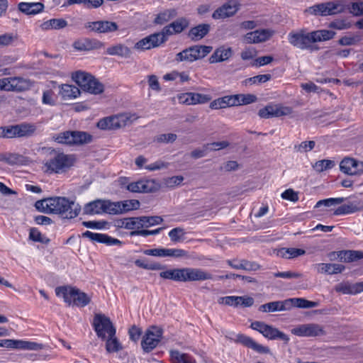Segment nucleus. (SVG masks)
I'll list each match as a JSON object with an SVG mask.
<instances>
[{
	"instance_id": "nucleus-61",
	"label": "nucleus",
	"mask_w": 363,
	"mask_h": 363,
	"mask_svg": "<svg viewBox=\"0 0 363 363\" xmlns=\"http://www.w3.org/2000/svg\"><path fill=\"white\" fill-rule=\"evenodd\" d=\"M329 27L337 30H344L350 28L351 23L345 19H336L330 23Z\"/></svg>"
},
{
	"instance_id": "nucleus-20",
	"label": "nucleus",
	"mask_w": 363,
	"mask_h": 363,
	"mask_svg": "<svg viewBox=\"0 0 363 363\" xmlns=\"http://www.w3.org/2000/svg\"><path fill=\"white\" fill-rule=\"evenodd\" d=\"M274 32L270 29L256 30L247 33L244 36V41L246 43H259L269 40Z\"/></svg>"
},
{
	"instance_id": "nucleus-52",
	"label": "nucleus",
	"mask_w": 363,
	"mask_h": 363,
	"mask_svg": "<svg viewBox=\"0 0 363 363\" xmlns=\"http://www.w3.org/2000/svg\"><path fill=\"white\" fill-rule=\"evenodd\" d=\"M16 78H4L0 79V90L13 91L16 89Z\"/></svg>"
},
{
	"instance_id": "nucleus-1",
	"label": "nucleus",
	"mask_w": 363,
	"mask_h": 363,
	"mask_svg": "<svg viewBox=\"0 0 363 363\" xmlns=\"http://www.w3.org/2000/svg\"><path fill=\"white\" fill-rule=\"evenodd\" d=\"M335 33L330 30H317L308 32L306 28L294 30L288 34V41L294 48L302 50L314 51L319 48L316 43L327 41L334 38Z\"/></svg>"
},
{
	"instance_id": "nucleus-16",
	"label": "nucleus",
	"mask_w": 363,
	"mask_h": 363,
	"mask_svg": "<svg viewBox=\"0 0 363 363\" xmlns=\"http://www.w3.org/2000/svg\"><path fill=\"white\" fill-rule=\"evenodd\" d=\"M126 189L133 193H148L157 191L158 184L153 179H141L128 184Z\"/></svg>"
},
{
	"instance_id": "nucleus-23",
	"label": "nucleus",
	"mask_w": 363,
	"mask_h": 363,
	"mask_svg": "<svg viewBox=\"0 0 363 363\" xmlns=\"http://www.w3.org/2000/svg\"><path fill=\"white\" fill-rule=\"evenodd\" d=\"M82 237L89 238L90 240L94 242L106 244L107 245H117L121 244V242L119 240L111 238L108 235L93 233L89 230L83 233Z\"/></svg>"
},
{
	"instance_id": "nucleus-55",
	"label": "nucleus",
	"mask_w": 363,
	"mask_h": 363,
	"mask_svg": "<svg viewBox=\"0 0 363 363\" xmlns=\"http://www.w3.org/2000/svg\"><path fill=\"white\" fill-rule=\"evenodd\" d=\"M315 143L313 140L303 141L294 146V150L298 152H307L314 148Z\"/></svg>"
},
{
	"instance_id": "nucleus-12",
	"label": "nucleus",
	"mask_w": 363,
	"mask_h": 363,
	"mask_svg": "<svg viewBox=\"0 0 363 363\" xmlns=\"http://www.w3.org/2000/svg\"><path fill=\"white\" fill-rule=\"evenodd\" d=\"M240 8V4L238 0H227L214 11L212 18L215 20L230 18L237 13Z\"/></svg>"
},
{
	"instance_id": "nucleus-54",
	"label": "nucleus",
	"mask_w": 363,
	"mask_h": 363,
	"mask_svg": "<svg viewBox=\"0 0 363 363\" xmlns=\"http://www.w3.org/2000/svg\"><path fill=\"white\" fill-rule=\"evenodd\" d=\"M156 34L160 40V42L162 45L167 41L169 36L172 35L174 33L172 30L170 24H169L164 26L160 32L156 33Z\"/></svg>"
},
{
	"instance_id": "nucleus-26",
	"label": "nucleus",
	"mask_w": 363,
	"mask_h": 363,
	"mask_svg": "<svg viewBox=\"0 0 363 363\" xmlns=\"http://www.w3.org/2000/svg\"><path fill=\"white\" fill-rule=\"evenodd\" d=\"M259 310L262 312H277L289 311V298L284 301H272L259 306Z\"/></svg>"
},
{
	"instance_id": "nucleus-31",
	"label": "nucleus",
	"mask_w": 363,
	"mask_h": 363,
	"mask_svg": "<svg viewBox=\"0 0 363 363\" xmlns=\"http://www.w3.org/2000/svg\"><path fill=\"white\" fill-rule=\"evenodd\" d=\"M23 136V124L0 127V138H13Z\"/></svg>"
},
{
	"instance_id": "nucleus-9",
	"label": "nucleus",
	"mask_w": 363,
	"mask_h": 363,
	"mask_svg": "<svg viewBox=\"0 0 363 363\" xmlns=\"http://www.w3.org/2000/svg\"><path fill=\"white\" fill-rule=\"evenodd\" d=\"M250 328L255 330H257L262 334L263 336L270 340L280 339L284 340L286 343L289 340V336L283 332L260 321L252 323Z\"/></svg>"
},
{
	"instance_id": "nucleus-8",
	"label": "nucleus",
	"mask_w": 363,
	"mask_h": 363,
	"mask_svg": "<svg viewBox=\"0 0 363 363\" xmlns=\"http://www.w3.org/2000/svg\"><path fill=\"white\" fill-rule=\"evenodd\" d=\"M72 156L64 153H55L54 156L45 162V172L49 173H60V171L73 164Z\"/></svg>"
},
{
	"instance_id": "nucleus-63",
	"label": "nucleus",
	"mask_w": 363,
	"mask_h": 363,
	"mask_svg": "<svg viewBox=\"0 0 363 363\" xmlns=\"http://www.w3.org/2000/svg\"><path fill=\"white\" fill-rule=\"evenodd\" d=\"M3 160L9 164H17L23 161L21 155L16 153H7L4 155Z\"/></svg>"
},
{
	"instance_id": "nucleus-36",
	"label": "nucleus",
	"mask_w": 363,
	"mask_h": 363,
	"mask_svg": "<svg viewBox=\"0 0 363 363\" xmlns=\"http://www.w3.org/2000/svg\"><path fill=\"white\" fill-rule=\"evenodd\" d=\"M67 26V21L63 18H52L43 22L40 25V28L45 30L51 29L59 30L65 28Z\"/></svg>"
},
{
	"instance_id": "nucleus-21",
	"label": "nucleus",
	"mask_w": 363,
	"mask_h": 363,
	"mask_svg": "<svg viewBox=\"0 0 363 363\" xmlns=\"http://www.w3.org/2000/svg\"><path fill=\"white\" fill-rule=\"evenodd\" d=\"M144 254L155 257H182L186 255V252L182 249L157 248L146 250Z\"/></svg>"
},
{
	"instance_id": "nucleus-4",
	"label": "nucleus",
	"mask_w": 363,
	"mask_h": 363,
	"mask_svg": "<svg viewBox=\"0 0 363 363\" xmlns=\"http://www.w3.org/2000/svg\"><path fill=\"white\" fill-rule=\"evenodd\" d=\"M135 119L137 117L135 114L121 113L99 120L97 127L101 130L118 129L125 127Z\"/></svg>"
},
{
	"instance_id": "nucleus-5",
	"label": "nucleus",
	"mask_w": 363,
	"mask_h": 363,
	"mask_svg": "<svg viewBox=\"0 0 363 363\" xmlns=\"http://www.w3.org/2000/svg\"><path fill=\"white\" fill-rule=\"evenodd\" d=\"M92 325L97 336L102 340L116 335V328L111 319L104 314H95Z\"/></svg>"
},
{
	"instance_id": "nucleus-37",
	"label": "nucleus",
	"mask_w": 363,
	"mask_h": 363,
	"mask_svg": "<svg viewBox=\"0 0 363 363\" xmlns=\"http://www.w3.org/2000/svg\"><path fill=\"white\" fill-rule=\"evenodd\" d=\"M170 357L173 363H197L193 357L178 350L170 351Z\"/></svg>"
},
{
	"instance_id": "nucleus-46",
	"label": "nucleus",
	"mask_w": 363,
	"mask_h": 363,
	"mask_svg": "<svg viewBox=\"0 0 363 363\" xmlns=\"http://www.w3.org/2000/svg\"><path fill=\"white\" fill-rule=\"evenodd\" d=\"M53 138L58 143L74 145L72 131H65L53 136Z\"/></svg>"
},
{
	"instance_id": "nucleus-11",
	"label": "nucleus",
	"mask_w": 363,
	"mask_h": 363,
	"mask_svg": "<svg viewBox=\"0 0 363 363\" xmlns=\"http://www.w3.org/2000/svg\"><path fill=\"white\" fill-rule=\"evenodd\" d=\"M291 333L299 337H318L326 334L323 327L317 323H306L295 326Z\"/></svg>"
},
{
	"instance_id": "nucleus-25",
	"label": "nucleus",
	"mask_w": 363,
	"mask_h": 363,
	"mask_svg": "<svg viewBox=\"0 0 363 363\" xmlns=\"http://www.w3.org/2000/svg\"><path fill=\"white\" fill-rule=\"evenodd\" d=\"M140 202L138 200H126L113 202V215L121 214L129 211L138 209Z\"/></svg>"
},
{
	"instance_id": "nucleus-18",
	"label": "nucleus",
	"mask_w": 363,
	"mask_h": 363,
	"mask_svg": "<svg viewBox=\"0 0 363 363\" xmlns=\"http://www.w3.org/2000/svg\"><path fill=\"white\" fill-rule=\"evenodd\" d=\"M340 171L349 175H357L363 172V162L354 158L345 157L340 164Z\"/></svg>"
},
{
	"instance_id": "nucleus-53",
	"label": "nucleus",
	"mask_w": 363,
	"mask_h": 363,
	"mask_svg": "<svg viewBox=\"0 0 363 363\" xmlns=\"http://www.w3.org/2000/svg\"><path fill=\"white\" fill-rule=\"evenodd\" d=\"M163 218L159 216H143V223H144L145 228H147L156 225L161 224L163 222Z\"/></svg>"
},
{
	"instance_id": "nucleus-33",
	"label": "nucleus",
	"mask_w": 363,
	"mask_h": 363,
	"mask_svg": "<svg viewBox=\"0 0 363 363\" xmlns=\"http://www.w3.org/2000/svg\"><path fill=\"white\" fill-rule=\"evenodd\" d=\"M337 258L341 262H351L363 259V252L356 250H342L337 252Z\"/></svg>"
},
{
	"instance_id": "nucleus-7",
	"label": "nucleus",
	"mask_w": 363,
	"mask_h": 363,
	"mask_svg": "<svg viewBox=\"0 0 363 363\" xmlns=\"http://www.w3.org/2000/svg\"><path fill=\"white\" fill-rule=\"evenodd\" d=\"M345 9L342 1H335L315 4L309 8V11L314 15L325 16L342 13Z\"/></svg>"
},
{
	"instance_id": "nucleus-22",
	"label": "nucleus",
	"mask_w": 363,
	"mask_h": 363,
	"mask_svg": "<svg viewBox=\"0 0 363 363\" xmlns=\"http://www.w3.org/2000/svg\"><path fill=\"white\" fill-rule=\"evenodd\" d=\"M162 44L156 34V33L150 34L143 39L138 41L134 45V49L137 50L144 51L152 48H158Z\"/></svg>"
},
{
	"instance_id": "nucleus-27",
	"label": "nucleus",
	"mask_w": 363,
	"mask_h": 363,
	"mask_svg": "<svg viewBox=\"0 0 363 363\" xmlns=\"http://www.w3.org/2000/svg\"><path fill=\"white\" fill-rule=\"evenodd\" d=\"M315 269L318 274H336L341 273L345 267L340 264L319 263L315 265Z\"/></svg>"
},
{
	"instance_id": "nucleus-15",
	"label": "nucleus",
	"mask_w": 363,
	"mask_h": 363,
	"mask_svg": "<svg viewBox=\"0 0 363 363\" xmlns=\"http://www.w3.org/2000/svg\"><path fill=\"white\" fill-rule=\"evenodd\" d=\"M85 28L97 33H108L116 31L118 26L116 22L109 21H96L87 22Z\"/></svg>"
},
{
	"instance_id": "nucleus-40",
	"label": "nucleus",
	"mask_w": 363,
	"mask_h": 363,
	"mask_svg": "<svg viewBox=\"0 0 363 363\" xmlns=\"http://www.w3.org/2000/svg\"><path fill=\"white\" fill-rule=\"evenodd\" d=\"M177 14L175 9L165 10L156 16L153 23L157 25H163L174 18Z\"/></svg>"
},
{
	"instance_id": "nucleus-51",
	"label": "nucleus",
	"mask_w": 363,
	"mask_h": 363,
	"mask_svg": "<svg viewBox=\"0 0 363 363\" xmlns=\"http://www.w3.org/2000/svg\"><path fill=\"white\" fill-rule=\"evenodd\" d=\"M235 269H243L246 271H257L261 269V266L256 262H251L247 259H241L240 265L235 266Z\"/></svg>"
},
{
	"instance_id": "nucleus-50",
	"label": "nucleus",
	"mask_w": 363,
	"mask_h": 363,
	"mask_svg": "<svg viewBox=\"0 0 363 363\" xmlns=\"http://www.w3.org/2000/svg\"><path fill=\"white\" fill-rule=\"evenodd\" d=\"M186 232L184 228L177 227L169 232V237L172 242H179L184 240Z\"/></svg>"
},
{
	"instance_id": "nucleus-24",
	"label": "nucleus",
	"mask_w": 363,
	"mask_h": 363,
	"mask_svg": "<svg viewBox=\"0 0 363 363\" xmlns=\"http://www.w3.org/2000/svg\"><path fill=\"white\" fill-rule=\"evenodd\" d=\"M73 47L79 51H89L103 48L104 43L96 39L84 38L75 41Z\"/></svg>"
},
{
	"instance_id": "nucleus-19",
	"label": "nucleus",
	"mask_w": 363,
	"mask_h": 363,
	"mask_svg": "<svg viewBox=\"0 0 363 363\" xmlns=\"http://www.w3.org/2000/svg\"><path fill=\"white\" fill-rule=\"evenodd\" d=\"M213 275L199 268H184V282L212 279Z\"/></svg>"
},
{
	"instance_id": "nucleus-32",
	"label": "nucleus",
	"mask_w": 363,
	"mask_h": 363,
	"mask_svg": "<svg viewBox=\"0 0 363 363\" xmlns=\"http://www.w3.org/2000/svg\"><path fill=\"white\" fill-rule=\"evenodd\" d=\"M231 55V48H219L215 50L208 60L211 64L217 63L228 60L230 57Z\"/></svg>"
},
{
	"instance_id": "nucleus-6",
	"label": "nucleus",
	"mask_w": 363,
	"mask_h": 363,
	"mask_svg": "<svg viewBox=\"0 0 363 363\" xmlns=\"http://www.w3.org/2000/svg\"><path fill=\"white\" fill-rule=\"evenodd\" d=\"M213 50L211 46L194 45L184 49L177 53L175 57L177 62H194L202 59L208 55Z\"/></svg>"
},
{
	"instance_id": "nucleus-43",
	"label": "nucleus",
	"mask_w": 363,
	"mask_h": 363,
	"mask_svg": "<svg viewBox=\"0 0 363 363\" xmlns=\"http://www.w3.org/2000/svg\"><path fill=\"white\" fill-rule=\"evenodd\" d=\"M45 6L41 2H24V14L36 15L43 11Z\"/></svg>"
},
{
	"instance_id": "nucleus-44",
	"label": "nucleus",
	"mask_w": 363,
	"mask_h": 363,
	"mask_svg": "<svg viewBox=\"0 0 363 363\" xmlns=\"http://www.w3.org/2000/svg\"><path fill=\"white\" fill-rule=\"evenodd\" d=\"M89 82L90 83L82 88L84 91L93 94H99L104 91V85L99 82L94 77H93Z\"/></svg>"
},
{
	"instance_id": "nucleus-3",
	"label": "nucleus",
	"mask_w": 363,
	"mask_h": 363,
	"mask_svg": "<svg viewBox=\"0 0 363 363\" xmlns=\"http://www.w3.org/2000/svg\"><path fill=\"white\" fill-rule=\"evenodd\" d=\"M57 296L63 298L69 305L74 304L79 307H84L91 301V297L79 289L71 286H59L55 289Z\"/></svg>"
},
{
	"instance_id": "nucleus-2",
	"label": "nucleus",
	"mask_w": 363,
	"mask_h": 363,
	"mask_svg": "<svg viewBox=\"0 0 363 363\" xmlns=\"http://www.w3.org/2000/svg\"><path fill=\"white\" fill-rule=\"evenodd\" d=\"M34 206L38 211L58 214L66 219L76 218L81 211V207L78 203L62 196L37 200Z\"/></svg>"
},
{
	"instance_id": "nucleus-41",
	"label": "nucleus",
	"mask_w": 363,
	"mask_h": 363,
	"mask_svg": "<svg viewBox=\"0 0 363 363\" xmlns=\"http://www.w3.org/2000/svg\"><path fill=\"white\" fill-rule=\"evenodd\" d=\"M361 210V207L355 202H351L342 205L335 209L334 215L340 216L345 214H350Z\"/></svg>"
},
{
	"instance_id": "nucleus-62",
	"label": "nucleus",
	"mask_w": 363,
	"mask_h": 363,
	"mask_svg": "<svg viewBox=\"0 0 363 363\" xmlns=\"http://www.w3.org/2000/svg\"><path fill=\"white\" fill-rule=\"evenodd\" d=\"M114 225L117 228L133 230L132 217L116 220Z\"/></svg>"
},
{
	"instance_id": "nucleus-48",
	"label": "nucleus",
	"mask_w": 363,
	"mask_h": 363,
	"mask_svg": "<svg viewBox=\"0 0 363 363\" xmlns=\"http://www.w3.org/2000/svg\"><path fill=\"white\" fill-rule=\"evenodd\" d=\"M306 251L298 248H283L281 250V257L286 259H291L305 255Z\"/></svg>"
},
{
	"instance_id": "nucleus-59",
	"label": "nucleus",
	"mask_w": 363,
	"mask_h": 363,
	"mask_svg": "<svg viewBox=\"0 0 363 363\" xmlns=\"http://www.w3.org/2000/svg\"><path fill=\"white\" fill-rule=\"evenodd\" d=\"M42 103L45 105L54 106L55 104V93L51 89L43 91Z\"/></svg>"
},
{
	"instance_id": "nucleus-17",
	"label": "nucleus",
	"mask_w": 363,
	"mask_h": 363,
	"mask_svg": "<svg viewBox=\"0 0 363 363\" xmlns=\"http://www.w3.org/2000/svg\"><path fill=\"white\" fill-rule=\"evenodd\" d=\"M179 104L185 105H196L207 103L211 101L209 95L194 92H186L178 95Z\"/></svg>"
},
{
	"instance_id": "nucleus-10",
	"label": "nucleus",
	"mask_w": 363,
	"mask_h": 363,
	"mask_svg": "<svg viewBox=\"0 0 363 363\" xmlns=\"http://www.w3.org/2000/svg\"><path fill=\"white\" fill-rule=\"evenodd\" d=\"M163 331L157 326L149 328L145 333L141 342V347L145 352L154 350L161 340Z\"/></svg>"
},
{
	"instance_id": "nucleus-56",
	"label": "nucleus",
	"mask_w": 363,
	"mask_h": 363,
	"mask_svg": "<svg viewBox=\"0 0 363 363\" xmlns=\"http://www.w3.org/2000/svg\"><path fill=\"white\" fill-rule=\"evenodd\" d=\"M0 347L6 348H23V340H0Z\"/></svg>"
},
{
	"instance_id": "nucleus-49",
	"label": "nucleus",
	"mask_w": 363,
	"mask_h": 363,
	"mask_svg": "<svg viewBox=\"0 0 363 363\" xmlns=\"http://www.w3.org/2000/svg\"><path fill=\"white\" fill-rule=\"evenodd\" d=\"M335 166V162L330 160H321L317 161L313 164V169L317 172H322L323 171L330 169Z\"/></svg>"
},
{
	"instance_id": "nucleus-45",
	"label": "nucleus",
	"mask_w": 363,
	"mask_h": 363,
	"mask_svg": "<svg viewBox=\"0 0 363 363\" xmlns=\"http://www.w3.org/2000/svg\"><path fill=\"white\" fill-rule=\"evenodd\" d=\"M106 340V350L108 353L117 352L122 349V346L116 335L114 336H108Z\"/></svg>"
},
{
	"instance_id": "nucleus-14",
	"label": "nucleus",
	"mask_w": 363,
	"mask_h": 363,
	"mask_svg": "<svg viewBox=\"0 0 363 363\" xmlns=\"http://www.w3.org/2000/svg\"><path fill=\"white\" fill-rule=\"evenodd\" d=\"M292 113V108L280 104L267 105L258 111V116L262 118H269L288 116Z\"/></svg>"
},
{
	"instance_id": "nucleus-29",
	"label": "nucleus",
	"mask_w": 363,
	"mask_h": 363,
	"mask_svg": "<svg viewBox=\"0 0 363 363\" xmlns=\"http://www.w3.org/2000/svg\"><path fill=\"white\" fill-rule=\"evenodd\" d=\"M59 94L64 100L76 99L80 95V91L74 85L63 84L59 86Z\"/></svg>"
},
{
	"instance_id": "nucleus-13",
	"label": "nucleus",
	"mask_w": 363,
	"mask_h": 363,
	"mask_svg": "<svg viewBox=\"0 0 363 363\" xmlns=\"http://www.w3.org/2000/svg\"><path fill=\"white\" fill-rule=\"evenodd\" d=\"M84 212L88 215L106 213L113 215V202L105 200H96L86 203Z\"/></svg>"
},
{
	"instance_id": "nucleus-42",
	"label": "nucleus",
	"mask_w": 363,
	"mask_h": 363,
	"mask_svg": "<svg viewBox=\"0 0 363 363\" xmlns=\"http://www.w3.org/2000/svg\"><path fill=\"white\" fill-rule=\"evenodd\" d=\"M73 132V145H82L91 142L92 136L89 133L84 131Z\"/></svg>"
},
{
	"instance_id": "nucleus-47",
	"label": "nucleus",
	"mask_w": 363,
	"mask_h": 363,
	"mask_svg": "<svg viewBox=\"0 0 363 363\" xmlns=\"http://www.w3.org/2000/svg\"><path fill=\"white\" fill-rule=\"evenodd\" d=\"M174 34H178L184 30L189 25L188 19L179 18L177 21L169 23Z\"/></svg>"
},
{
	"instance_id": "nucleus-30",
	"label": "nucleus",
	"mask_w": 363,
	"mask_h": 363,
	"mask_svg": "<svg viewBox=\"0 0 363 363\" xmlns=\"http://www.w3.org/2000/svg\"><path fill=\"white\" fill-rule=\"evenodd\" d=\"M209 30V24H199L189 30L188 36L191 40L198 41L204 38L208 33Z\"/></svg>"
},
{
	"instance_id": "nucleus-34",
	"label": "nucleus",
	"mask_w": 363,
	"mask_h": 363,
	"mask_svg": "<svg viewBox=\"0 0 363 363\" xmlns=\"http://www.w3.org/2000/svg\"><path fill=\"white\" fill-rule=\"evenodd\" d=\"M160 277L164 279L184 282V268H177L161 272Z\"/></svg>"
},
{
	"instance_id": "nucleus-38",
	"label": "nucleus",
	"mask_w": 363,
	"mask_h": 363,
	"mask_svg": "<svg viewBox=\"0 0 363 363\" xmlns=\"http://www.w3.org/2000/svg\"><path fill=\"white\" fill-rule=\"evenodd\" d=\"M106 53L110 55H118L123 57H129L130 56L131 51L127 46L122 44H118L108 48Z\"/></svg>"
},
{
	"instance_id": "nucleus-58",
	"label": "nucleus",
	"mask_w": 363,
	"mask_h": 363,
	"mask_svg": "<svg viewBox=\"0 0 363 363\" xmlns=\"http://www.w3.org/2000/svg\"><path fill=\"white\" fill-rule=\"evenodd\" d=\"M135 265L138 267L150 270H159L163 269V266L158 263H146L144 260L142 259H136L135 261Z\"/></svg>"
},
{
	"instance_id": "nucleus-35",
	"label": "nucleus",
	"mask_w": 363,
	"mask_h": 363,
	"mask_svg": "<svg viewBox=\"0 0 363 363\" xmlns=\"http://www.w3.org/2000/svg\"><path fill=\"white\" fill-rule=\"evenodd\" d=\"M290 310L293 307L300 308H311L319 306V303L316 301H311L303 298H289Z\"/></svg>"
},
{
	"instance_id": "nucleus-60",
	"label": "nucleus",
	"mask_w": 363,
	"mask_h": 363,
	"mask_svg": "<svg viewBox=\"0 0 363 363\" xmlns=\"http://www.w3.org/2000/svg\"><path fill=\"white\" fill-rule=\"evenodd\" d=\"M335 290L343 294H353L352 284L349 282H341L337 284L335 286Z\"/></svg>"
},
{
	"instance_id": "nucleus-57",
	"label": "nucleus",
	"mask_w": 363,
	"mask_h": 363,
	"mask_svg": "<svg viewBox=\"0 0 363 363\" xmlns=\"http://www.w3.org/2000/svg\"><path fill=\"white\" fill-rule=\"evenodd\" d=\"M238 105H247L257 101V96L251 94H238Z\"/></svg>"
},
{
	"instance_id": "nucleus-28",
	"label": "nucleus",
	"mask_w": 363,
	"mask_h": 363,
	"mask_svg": "<svg viewBox=\"0 0 363 363\" xmlns=\"http://www.w3.org/2000/svg\"><path fill=\"white\" fill-rule=\"evenodd\" d=\"M238 340L245 346L252 349L258 353L267 354L269 352V349L267 347H264L260 344L256 342L251 337L244 335H238Z\"/></svg>"
},
{
	"instance_id": "nucleus-64",
	"label": "nucleus",
	"mask_w": 363,
	"mask_h": 363,
	"mask_svg": "<svg viewBox=\"0 0 363 363\" xmlns=\"http://www.w3.org/2000/svg\"><path fill=\"white\" fill-rule=\"evenodd\" d=\"M350 12L355 16L363 15V1L352 3L349 8Z\"/></svg>"
},
{
	"instance_id": "nucleus-39",
	"label": "nucleus",
	"mask_w": 363,
	"mask_h": 363,
	"mask_svg": "<svg viewBox=\"0 0 363 363\" xmlns=\"http://www.w3.org/2000/svg\"><path fill=\"white\" fill-rule=\"evenodd\" d=\"M92 78V75L82 71H77L72 74V80L74 81L82 89L90 83L89 81Z\"/></svg>"
}]
</instances>
